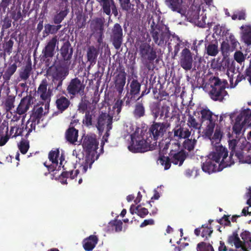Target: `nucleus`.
Instances as JSON below:
<instances>
[{"label": "nucleus", "mask_w": 251, "mask_h": 251, "mask_svg": "<svg viewBox=\"0 0 251 251\" xmlns=\"http://www.w3.org/2000/svg\"><path fill=\"white\" fill-rule=\"evenodd\" d=\"M197 81L201 82L199 87H202L205 91H208L209 97L214 101H222L226 96H228L226 90L227 85L226 80L222 81L219 77L213 76L206 83L203 78H199Z\"/></svg>", "instance_id": "f257e3e1"}, {"label": "nucleus", "mask_w": 251, "mask_h": 251, "mask_svg": "<svg viewBox=\"0 0 251 251\" xmlns=\"http://www.w3.org/2000/svg\"><path fill=\"white\" fill-rule=\"evenodd\" d=\"M228 153L227 149L222 145H214V149L207 157L219 164V168L223 170L234 164V160L229 158Z\"/></svg>", "instance_id": "f03ea898"}, {"label": "nucleus", "mask_w": 251, "mask_h": 251, "mask_svg": "<svg viewBox=\"0 0 251 251\" xmlns=\"http://www.w3.org/2000/svg\"><path fill=\"white\" fill-rule=\"evenodd\" d=\"M138 52L142 63L149 70L151 69V65L157 58L156 49L147 42L141 43L138 48Z\"/></svg>", "instance_id": "7ed1b4c3"}, {"label": "nucleus", "mask_w": 251, "mask_h": 251, "mask_svg": "<svg viewBox=\"0 0 251 251\" xmlns=\"http://www.w3.org/2000/svg\"><path fill=\"white\" fill-rule=\"evenodd\" d=\"M150 33L154 42L158 46L163 45L170 37L168 27L162 24L155 25L154 22L151 25Z\"/></svg>", "instance_id": "20e7f679"}, {"label": "nucleus", "mask_w": 251, "mask_h": 251, "mask_svg": "<svg viewBox=\"0 0 251 251\" xmlns=\"http://www.w3.org/2000/svg\"><path fill=\"white\" fill-rule=\"evenodd\" d=\"M200 113L201 123L202 124L205 123L206 125L203 132V134L205 137H210L213 133L216 122L218 120V116L214 114L207 108L202 109L201 110Z\"/></svg>", "instance_id": "39448f33"}, {"label": "nucleus", "mask_w": 251, "mask_h": 251, "mask_svg": "<svg viewBox=\"0 0 251 251\" xmlns=\"http://www.w3.org/2000/svg\"><path fill=\"white\" fill-rule=\"evenodd\" d=\"M151 141L145 140L142 136L136 134L131 135V141L128 146L129 151L133 153H143L149 151Z\"/></svg>", "instance_id": "423d86ee"}, {"label": "nucleus", "mask_w": 251, "mask_h": 251, "mask_svg": "<svg viewBox=\"0 0 251 251\" xmlns=\"http://www.w3.org/2000/svg\"><path fill=\"white\" fill-rule=\"evenodd\" d=\"M105 19L103 17H97L91 20L90 28L92 34L97 39V42H103L104 33Z\"/></svg>", "instance_id": "0eeeda50"}, {"label": "nucleus", "mask_w": 251, "mask_h": 251, "mask_svg": "<svg viewBox=\"0 0 251 251\" xmlns=\"http://www.w3.org/2000/svg\"><path fill=\"white\" fill-rule=\"evenodd\" d=\"M85 87L83 81L78 77H75L68 82L66 91L70 99H73L77 95H84Z\"/></svg>", "instance_id": "6e6552de"}, {"label": "nucleus", "mask_w": 251, "mask_h": 251, "mask_svg": "<svg viewBox=\"0 0 251 251\" xmlns=\"http://www.w3.org/2000/svg\"><path fill=\"white\" fill-rule=\"evenodd\" d=\"M170 126V124L168 122H153L149 129L150 137L154 141H156L159 138L163 137Z\"/></svg>", "instance_id": "1a4fd4ad"}, {"label": "nucleus", "mask_w": 251, "mask_h": 251, "mask_svg": "<svg viewBox=\"0 0 251 251\" xmlns=\"http://www.w3.org/2000/svg\"><path fill=\"white\" fill-rule=\"evenodd\" d=\"M109 34L110 42L116 50H119L123 44L124 39L123 30L121 25L118 23L115 24Z\"/></svg>", "instance_id": "9d476101"}, {"label": "nucleus", "mask_w": 251, "mask_h": 251, "mask_svg": "<svg viewBox=\"0 0 251 251\" xmlns=\"http://www.w3.org/2000/svg\"><path fill=\"white\" fill-rule=\"evenodd\" d=\"M60 54V61L64 62L65 66L69 67L71 64L74 50L69 40L65 41L58 50Z\"/></svg>", "instance_id": "9b49d317"}, {"label": "nucleus", "mask_w": 251, "mask_h": 251, "mask_svg": "<svg viewBox=\"0 0 251 251\" xmlns=\"http://www.w3.org/2000/svg\"><path fill=\"white\" fill-rule=\"evenodd\" d=\"M99 142L95 137L93 136H86L82 143L83 148L87 152L86 156H90L95 158L97 154V150L98 149Z\"/></svg>", "instance_id": "f8f14e48"}, {"label": "nucleus", "mask_w": 251, "mask_h": 251, "mask_svg": "<svg viewBox=\"0 0 251 251\" xmlns=\"http://www.w3.org/2000/svg\"><path fill=\"white\" fill-rule=\"evenodd\" d=\"M113 117L109 114L101 112L97 119L95 126L100 132H102L104 128H112Z\"/></svg>", "instance_id": "ddd939ff"}, {"label": "nucleus", "mask_w": 251, "mask_h": 251, "mask_svg": "<svg viewBox=\"0 0 251 251\" xmlns=\"http://www.w3.org/2000/svg\"><path fill=\"white\" fill-rule=\"evenodd\" d=\"M193 55L190 50L187 48L183 49L180 52L179 64L185 71L190 70L193 67Z\"/></svg>", "instance_id": "4468645a"}, {"label": "nucleus", "mask_w": 251, "mask_h": 251, "mask_svg": "<svg viewBox=\"0 0 251 251\" xmlns=\"http://www.w3.org/2000/svg\"><path fill=\"white\" fill-rule=\"evenodd\" d=\"M176 146L177 147V150H171L169 155L171 158L172 163L175 165L178 164L179 166H181L186 158L188 153L183 150H179V144L178 143L176 144Z\"/></svg>", "instance_id": "2eb2a0df"}, {"label": "nucleus", "mask_w": 251, "mask_h": 251, "mask_svg": "<svg viewBox=\"0 0 251 251\" xmlns=\"http://www.w3.org/2000/svg\"><path fill=\"white\" fill-rule=\"evenodd\" d=\"M48 82L46 78L43 79L37 90V94L39 96L41 100L44 101H50L51 97L53 95L52 89L50 87L47 89Z\"/></svg>", "instance_id": "dca6fc26"}, {"label": "nucleus", "mask_w": 251, "mask_h": 251, "mask_svg": "<svg viewBox=\"0 0 251 251\" xmlns=\"http://www.w3.org/2000/svg\"><path fill=\"white\" fill-rule=\"evenodd\" d=\"M58 41L56 36L49 40L42 50L43 56L45 58L52 57L55 53V47Z\"/></svg>", "instance_id": "f3484780"}, {"label": "nucleus", "mask_w": 251, "mask_h": 251, "mask_svg": "<svg viewBox=\"0 0 251 251\" xmlns=\"http://www.w3.org/2000/svg\"><path fill=\"white\" fill-rule=\"evenodd\" d=\"M170 109L169 106L167 104H163L160 106V104L157 103L152 106L151 112L155 120L159 116H160V118H162L164 116L165 118H167L169 117Z\"/></svg>", "instance_id": "a211bd4d"}, {"label": "nucleus", "mask_w": 251, "mask_h": 251, "mask_svg": "<svg viewBox=\"0 0 251 251\" xmlns=\"http://www.w3.org/2000/svg\"><path fill=\"white\" fill-rule=\"evenodd\" d=\"M126 75L125 69L123 68L120 69L119 73L115 77V87L119 94H121L123 91L126 81Z\"/></svg>", "instance_id": "6ab92c4d"}, {"label": "nucleus", "mask_w": 251, "mask_h": 251, "mask_svg": "<svg viewBox=\"0 0 251 251\" xmlns=\"http://www.w3.org/2000/svg\"><path fill=\"white\" fill-rule=\"evenodd\" d=\"M97 118L96 111L94 109H89L85 113L82 123L87 127L95 126Z\"/></svg>", "instance_id": "aec40b11"}, {"label": "nucleus", "mask_w": 251, "mask_h": 251, "mask_svg": "<svg viewBox=\"0 0 251 251\" xmlns=\"http://www.w3.org/2000/svg\"><path fill=\"white\" fill-rule=\"evenodd\" d=\"M217 163L213 161V159L208 157L206 161L203 163L202 169L203 171L209 174L214 172L221 171L222 170L219 168V165L217 166Z\"/></svg>", "instance_id": "412c9836"}, {"label": "nucleus", "mask_w": 251, "mask_h": 251, "mask_svg": "<svg viewBox=\"0 0 251 251\" xmlns=\"http://www.w3.org/2000/svg\"><path fill=\"white\" fill-rule=\"evenodd\" d=\"M78 136V130L74 127L73 123L71 122L65 132L66 139L70 143L74 144L77 141Z\"/></svg>", "instance_id": "4be33fe9"}, {"label": "nucleus", "mask_w": 251, "mask_h": 251, "mask_svg": "<svg viewBox=\"0 0 251 251\" xmlns=\"http://www.w3.org/2000/svg\"><path fill=\"white\" fill-rule=\"evenodd\" d=\"M213 231L212 227H209L207 224H204L202 225L201 227L196 228L194 230V233L197 236H201L202 238H204V240H206L211 237Z\"/></svg>", "instance_id": "5701e85b"}, {"label": "nucleus", "mask_w": 251, "mask_h": 251, "mask_svg": "<svg viewBox=\"0 0 251 251\" xmlns=\"http://www.w3.org/2000/svg\"><path fill=\"white\" fill-rule=\"evenodd\" d=\"M31 97L26 96L22 98L17 108V113L19 115L25 114L29 109L31 104Z\"/></svg>", "instance_id": "b1692460"}, {"label": "nucleus", "mask_w": 251, "mask_h": 251, "mask_svg": "<svg viewBox=\"0 0 251 251\" xmlns=\"http://www.w3.org/2000/svg\"><path fill=\"white\" fill-rule=\"evenodd\" d=\"M69 67L66 66H58L56 67L55 71L52 75V78L63 80L69 74Z\"/></svg>", "instance_id": "393cba45"}, {"label": "nucleus", "mask_w": 251, "mask_h": 251, "mask_svg": "<svg viewBox=\"0 0 251 251\" xmlns=\"http://www.w3.org/2000/svg\"><path fill=\"white\" fill-rule=\"evenodd\" d=\"M99 239L97 236L91 235L84 239L83 247L86 251H91L95 247L98 242Z\"/></svg>", "instance_id": "a878e982"}, {"label": "nucleus", "mask_w": 251, "mask_h": 251, "mask_svg": "<svg viewBox=\"0 0 251 251\" xmlns=\"http://www.w3.org/2000/svg\"><path fill=\"white\" fill-rule=\"evenodd\" d=\"M123 223L121 220L115 219L111 221L108 224L105 231L107 233L120 232L122 230Z\"/></svg>", "instance_id": "bb28decb"}, {"label": "nucleus", "mask_w": 251, "mask_h": 251, "mask_svg": "<svg viewBox=\"0 0 251 251\" xmlns=\"http://www.w3.org/2000/svg\"><path fill=\"white\" fill-rule=\"evenodd\" d=\"M174 136L178 139H186L191 135V131L186 127H184L180 125H177L173 130Z\"/></svg>", "instance_id": "cd10ccee"}, {"label": "nucleus", "mask_w": 251, "mask_h": 251, "mask_svg": "<svg viewBox=\"0 0 251 251\" xmlns=\"http://www.w3.org/2000/svg\"><path fill=\"white\" fill-rule=\"evenodd\" d=\"M98 55V49L93 46L88 47L87 51V58L91 65H94L96 63Z\"/></svg>", "instance_id": "c85d7f7f"}, {"label": "nucleus", "mask_w": 251, "mask_h": 251, "mask_svg": "<svg viewBox=\"0 0 251 251\" xmlns=\"http://www.w3.org/2000/svg\"><path fill=\"white\" fill-rule=\"evenodd\" d=\"M55 104L59 111L62 113L69 107L71 102L68 98L65 96H61L57 99Z\"/></svg>", "instance_id": "c756f323"}, {"label": "nucleus", "mask_w": 251, "mask_h": 251, "mask_svg": "<svg viewBox=\"0 0 251 251\" xmlns=\"http://www.w3.org/2000/svg\"><path fill=\"white\" fill-rule=\"evenodd\" d=\"M182 0H166V4L174 12L181 13Z\"/></svg>", "instance_id": "7c9ffc66"}, {"label": "nucleus", "mask_w": 251, "mask_h": 251, "mask_svg": "<svg viewBox=\"0 0 251 251\" xmlns=\"http://www.w3.org/2000/svg\"><path fill=\"white\" fill-rule=\"evenodd\" d=\"M99 155L100 154H97L95 158H94V156L90 157V156H86L85 161L79 167L82 174H85L87 172L88 168H91L92 164L95 160L98 159Z\"/></svg>", "instance_id": "2f4dec72"}, {"label": "nucleus", "mask_w": 251, "mask_h": 251, "mask_svg": "<svg viewBox=\"0 0 251 251\" xmlns=\"http://www.w3.org/2000/svg\"><path fill=\"white\" fill-rule=\"evenodd\" d=\"M43 108L42 106H38L34 108L33 112L29 119L36 125L40 123V120L42 117Z\"/></svg>", "instance_id": "473e14b6"}, {"label": "nucleus", "mask_w": 251, "mask_h": 251, "mask_svg": "<svg viewBox=\"0 0 251 251\" xmlns=\"http://www.w3.org/2000/svg\"><path fill=\"white\" fill-rule=\"evenodd\" d=\"M141 84L136 79H133L129 85V94L131 98L138 95L140 91Z\"/></svg>", "instance_id": "72a5a7b5"}, {"label": "nucleus", "mask_w": 251, "mask_h": 251, "mask_svg": "<svg viewBox=\"0 0 251 251\" xmlns=\"http://www.w3.org/2000/svg\"><path fill=\"white\" fill-rule=\"evenodd\" d=\"M145 108L142 103L137 102L134 106L132 112L133 117L135 119H139L145 115Z\"/></svg>", "instance_id": "f704fd0d"}, {"label": "nucleus", "mask_w": 251, "mask_h": 251, "mask_svg": "<svg viewBox=\"0 0 251 251\" xmlns=\"http://www.w3.org/2000/svg\"><path fill=\"white\" fill-rule=\"evenodd\" d=\"M17 69V64L14 63L8 66L6 70L4 72L3 78L4 82H8L10 79L11 76L15 73Z\"/></svg>", "instance_id": "c9c22d12"}, {"label": "nucleus", "mask_w": 251, "mask_h": 251, "mask_svg": "<svg viewBox=\"0 0 251 251\" xmlns=\"http://www.w3.org/2000/svg\"><path fill=\"white\" fill-rule=\"evenodd\" d=\"M223 136V132L220 127H216L215 132L210 137H207L210 140L212 145H220V142Z\"/></svg>", "instance_id": "e433bc0d"}, {"label": "nucleus", "mask_w": 251, "mask_h": 251, "mask_svg": "<svg viewBox=\"0 0 251 251\" xmlns=\"http://www.w3.org/2000/svg\"><path fill=\"white\" fill-rule=\"evenodd\" d=\"M58 0H45L43 5L44 13H47L48 9L51 10H57Z\"/></svg>", "instance_id": "4c0bfd02"}, {"label": "nucleus", "mask_w": 251, "mask_h": 251, "mask_svg": "<svg viewBox=\"0 0 251 251\" xmlns=\"http://www.w3.org/2000/svg\"><path fill=\"white\" fill-rule=\"evenodd\" d=\"M62 25H53L49 24L45 25V29L43 31L44 36L45 37L50 34H53L61 28Z\"/></svg>", "instance_id": "58836bf2"}, {"label": "nucleus", "mask_w": 251, "mask_h": 251, "mask_svg": "<svg viewBox=\"0 0 251 251\" xmlns=\"http://www.w3.org/2000/svg\"><path fill=\"white\" fill-rule=\"evenodd\" d=\"M100 5L102 7L103 12L107 15H111V7L114 3L113 0H98Z\"/></svg>", "instance_id": "ea45409f"}, {"label": "nucleus", "mask_w": 251, "mask_h": 251, "mask_svg": "<svg viewBox=\"0 0 251 251\" xmlns=\"http://www.w3.org/2000/svg\"><path fill=\"white\" fill-rule=\"evenodd\" d=\"M227 243L231 245L233 244L236 248H239L242 246V241L240 240L236 232H233L232 235L228 236Z\"/></svg>", "instance_id": "a19ab883"}, {"label": "nucleus", "mask_w": 251, "mask_h": 251, "mask_svg": "<svg viewBox=\"0 0 251 251\" xmlns=\"http://www.w3.org/2000/svg\"><path fill=\"white\" fill-rule=\"evenodd\" d=\"M14 44V41L12 37L10 39L5 38L4 43L2 44L3 51L5 53L10 55L12 52V48Z\"/></svg>", "instance_id": "79ce46f5"}, {"label": "nucleus", "mask_w": 251, "mask_h": 251, "mask_svg": "<svg viewBox=\"0 0 251 251\" xmlns=\"http://www.w3.org/2000/svg\"><path fill=\"white\" fill-rule=\"evenodd\" d=\"M236 118H239L242 123L246 125L250 122L251 118V111L249 109H245L242 111Z\"/></svg>", "instance_id": "37998d69"}, {"label": "nucleus", "mask_w": 251, "mask_h": 251, "mask_svg": "<svg viewBox=\"0 0 251 251\" xmlns=\"http://www.w3.org/2000/svg\"><path fill=\"white\" fill-rule=\"evenodd\" d=\"M226 66V62L221 61L220 59L217 60L213 59L211 63V67L212 69L216 71H223L225 69Z\"/></svg>", "instance_id": "c03bdc74"}, {"label": "nucleus", "mask_w": 251, "mask_h": 251, "mask_svg": "<svg viewBox=\"0 0 251 251\" xmlns=\"http://www.w3.org/2000/svg\"><path fill=\"white\" fill-rule=\"evenodd\" d=\"M206 53L211 56H215L219 52L217 44L210 43L205 45Z\"/></svg>", "instance_id": "a18cd8bd"}, {"label": "nucleus", "mask_w": 251, "mask_h": 251, "mask_svg": "<svg viewBox=\"0 0 251 251\" xmlns=\"http://www.w3.org/2000/svg\"><path fill=\"white\" fill-rule=\"evenodd\" d=\"M5 126H0V146L4 145L9 139V136L7 134L8 127H6L5 135L4 134V128Z\"/></svg>", "instance_id": "49530a36"}, {"label": "nucleus", "mask_w": 251, "mask_h": 251, "mask_svg": "<svg viewBox=\"0 0 251 251\" xmlns=\"http://www.w3.org/2000/svg\"><path fill=\"white\" fill-rule=\"evenodd\" d=\"M197 251H214V248L210 243L201 242L197 245Z\"/></svg>", "instance_id": "de8ad7c7"}, {"label": "nucleus", "mask_w": 251, "mask_h": 251, "mask_svg": "<svg viewBox=\"0 0 251 251\" xmlns=\"http://www.w3.org/2000/svg\"><path fill=\"white\" fill-rule=\"evenodd\" d=\"M31 70L32 68L31 64L29 63L26 64L23 70L20 74V76L22 79L24 80H27L30 75Z\"/></svg>", "instance_id": "09e8293b"}, {"label": "nucleus", "mask_w": 251, "mask_h": 251, "mask_svg": "<svg viewBox=\"0 0 251 251\" xmlns=\"http://www.w3.org/2000/svg\"><path fill=\"white\" fill-rule=\"evenodd\" d=\"M196 143L197 140L195 139H187L184 141L183 147L185 150L190 151L194 150Z\"/></svg>", "instance_id": "8fccbe9b"}, {"label": "nucleus", "mask_w": 251, "mask_h": 251, "mask_svg": "<svg viewBox=\"0 0 251 251\" xmlns=\"http://www.w3.org/2000/svg\"><path fill=\"white\" fill-rule=\"evenodd\" d=\"M68 14L65 11H60L55 15L52 19L53 23L57 25H61L60 23L66 17Z\"/></svg>", "instance_id": "3c124183"}, {"label": "nucleus", "mask_w": 251, "mask_h": 251, "mask_svg": "<svg viewBox=\"0 0 251 251\" xmlns=\"http://www.w3.org/2000/svg\"><path fill=\"white\" fill-rule=\"evenodd\" d=\"M170 158H171L169 155V156H161L159 157L158 159L159 163L162 166H164V169L165 170L169 169L171 166L172 162Z\"/></svg>", "instance_id": "603ef678"}, {"label": "nucleus", "mask_w": 251, "mask_h": 251, "mask_svg": "<svg viewBox=\"0 0 251 251\" xmlns=\"http://www.w3.org/2000/svg\"><path fill=\"white\" fill-rule=\"evenodd\" d=\"M245 124L242 123V121L240 120L239 118H235V122L233 126V131L236 134H240L241 131Z\"/></svg>", "instance_id": "864d4df0"}, {"label": "nucleus", "mask_w": 251, "mask_h": 251, "mask_svg": "<svg viewBox=\"0 0 251 251\" xmlns=\"http://www.w3.org/2000/svg\"><path fill=\"white\" fill-rule=\"evenodd\" d=\"M36 124L28 120L26 124L25 125L24 132H26L25 137L27 138L33 130L35 129Z\"/></svg>", "instance_id": "5fc2aeb1"}, {"label": "nucleus", "mask_w": 251, "mask_h": 251, "mask_svg": "<svg viewBox=\"0 0 251 251\" xmlns=\"http://www.w3.org/2000/svg\"><path fill=\"white\" fill-rule=\"evenodd\" d=\"M68 1V0H58L57 10L65 11L66 14L69 13Z\"/></svg>", "instance_id": "6e6d98bb"}, {"label": "nucleus", "mask_w": 251, "mask_h": 251, "mask_svg": "<svg viewBox=\"0 0 251 251\" xmlns=\"http://www.w3.org/2000/svg\"><path fill=\"white\" fill-rule=\"evenodd\" d=\"M119 1L123 9L127 11H133L134 10V5L130 2V0H119Z\"/></svg>", "instance_id": "4d7b16f0"}, {"label": "nucleus", "mask_w": 251, "mask_h": 251, "mask_svg": "<svg viewBox=\"0 0 251 251\" xmlns=\"http://www.w3.org/2000/svg\"><path fill=\"white\" fill-rule=\"evenodd\" d=\"M89 104V102L88 100L82 99L78 105L79 112L82 114L86 113V112L89 110L88 109Z\"/></svg>", "instance_id": "13d9d810"}, {"label": "nucleus", "mask_w": 251, "mask_h": 251, "mask_svg": "<svg viewBox=\"0 0 251 251\" xmlns=\"http://www.w3.org/2000/svg\"><path fill=\"white\" fill-rule=\"evenodd\" d=\"M79 173V169H76V170H75L74 173L73 170H70L68 171H65L61 173L60 176H62L63 177H65L66 178L70 177L71 179H74L78 175Z\"/></svg>", "instance_id": "bf43d9fd"}, {"label": "nucleus", "mask_w": 251, "mask_h": 251, "mask_svg": "<svg viewBox=\"0 0 251 251\" xmlns=\"http://www.w3.org/2000/svg\"><path fill=\"white\" fill-rule=\"evenodd\" d=\"M246 17V12L244 10L236 11L231 16V18L233 20H236L237 19L239 20H245Z\"/></svg>", "instance_id": "052dcab7"}, {"label": "nucleus", "mask_w": 251, "mask_h": 251, "mask_svg": "<svg viewBox=\"0 0 251 251\" xmlns=\"http://www.w3.org/2000/svg\"><path fill=\"white\" fill-rule=\"evenodd\" d=\"M187 124L190 127H193L195 129H199L200 125L197 122L194 116L190 115L188 116Z\"/></svg>", "instance_id": "680f3d73"}, {"label": "nucleus", "mask_w": 251, "mask_h": 251, "mask_svg": "<svg viewBox=\"0 0 251 251\" xmlns=\"http://www.w3.org/2000/svg\"><path fill=\"white\" fill-rule=\"evenodd\" d=\"M136 214L142 218L145 217L149 214L148 210L142 207L140 204L136 206Z\"/></svg>", "instance_id": "e2e57ef3"}, {"label": "nucleus", "mask_w": 251, "mask_h": 251, "mask_svg": "<svg viewBox=\"0 0 251 251\" xmlns=\"http://www.w3.org/2000/svg\"><path fill=\"white\" fill-rule=\"evenodd\" d=\"M59 152L58 151H51L49 154V158L53 164L57 165L58 164V157Z\"/></svg>", "instance_id": "0e129e2a"}, {"label": "nucleus", "mask_w": 251, "mask_h": 251, "mask_svg": "<svg viewBox=\"0 0 251 251\" xmlns=\"http://www.w3.org/2000/svg\"><path fill=\"white\" fill-rule=\"evenodd\" d=\"M18 147L21 152L22 154H25L27 152L29 146L28 142H26L22 140L20 142L18 145Z\"/></svg>", "instance_id": "69168bd1"}, {"label": "nucleus", "mask_w": 251, "mask_h": 251, "mask_svg": "<svg viewBox=\"0 0 251 251\" xmlns=\"http://www.w3.org/2000/svg\"><path fill=\"white\" fill-rule=\"evenodd\" d=\"M11 0H2L0 3V13L1 14L6 12V9L8 10V6Z\"/></svg>", "instance_id": "338daca9"}, {"label": "nucleus", "mask_w": 251, "mask_h": 251, "mask_svg": "<svg viewBox=\"0 0 251 251\" xmlns=\"http://www.w3.org/2000/svg\"><path fill=\"white\" fill-rule=\"evenodd\" d=\"M242 38L244 42L248 45H251V30L245 31L243 34Z\"/></svg>", "instance_id": "774afa93"}]
</instances>
